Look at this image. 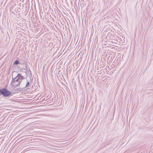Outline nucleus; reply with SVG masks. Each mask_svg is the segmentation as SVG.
<instances>
[{
  "mask_svg": "<svg viewBox=\"0 0 153 153\" xmlns=\"http://www.w3.org/2000/svg\"><path fill=\"white\" fill-rule=\"evenodd\" d=\"M25 79V77L22 76L21 74H18L14 78L12 77L10 85L14 87H17L20 84L22 80Z\"/></svg>",
  "mask_w": 153,
  "mask_h": 153,
  "instance_id": "1",
  "label": "nucleus"
},
{
  "mask_svg": "<svg viewBox=\"0 0 153 153\" xmlns=\"http://www.w3.org/2000/svg\"><path fill=\"white\" fill-rule=\"evenodd\" d=\"M3 97H7L12 95L11 92L6 88H3Z\"/></svg>",
  "mask_w": 153,
  "mask_h": 153,
  "instance_id": "2",
  "label": "nucleus"
},
{
  "mask_svg": "<svg viewBox=\"0 0 153 153\" xmlns=\"http://www.w3.org/2000/svg\"><path fill=\"white\" fill-rule=\"evenodd\" d=\"M36 12L34 13L33 14V22H34L36 25L37 26L38 25V15L37 14V12L35 11Z\"/></svg>",
  "mask_w": 153,
  "mask_h": 153,
  "instance_id": "3",
  "label": "nucleus"
},
{
  "mask_svg": "<svg viewBox=\"0 0 153 153\" xmlns=\"http://www.w3.org/2000/svg\"><path fill=\"white\" fill-rule=\"evenodd\" d=\"M3 88L0 89V96L2 95L3 96Z\"/></svg>",
  "mask_w": 153,
  "mask_h": 153,
  "instance_id": "4",
  "label": "nucleus"
},
{
  "mask_svg": "<svg viewBox=\"0 0 153 153\" xmlns=\"http://www.w3.org/2000/svg\"><path fill=\"white\" fill-rule=\"evenodd\" d=\"M19 64V62L18 60H16L13 63V65H18Z\"/></svg>",
  "mask_w": 153,
  "mask_h": 153,
  "instance_id": "5",
  "label": "nucleus"
},
{
  "mask_svg": "<svg viewBox=\"0 0 153 153\" xmlns=\"http://www.w3.org/2000/svg\"><path fill=\"white\" fill-rule=\"evenodd\" d=\"M29 84V82H27L26 84L25 85V87H27V86H28Z\"/></svg>",
  "mask_w": 153,
  "mask_h": 153,
  "instance_id": "6",
  "label": "nucleus"
},
{
  "mask_svg": "<svg viewBox=\"0 0 153 153\" xmlns=\"http://www.w3.org/2000/svg\"><path fill=\"white\" fill-rule=\"evenodd\" d=\"M16 11L18 12H19V10L18 9L16 10Z\"/></svg>",
  "mask_w": 153,
  "mask_h": 153,
  "instance_id": "7",
  "label": "nucleus"
}]
</instances>
